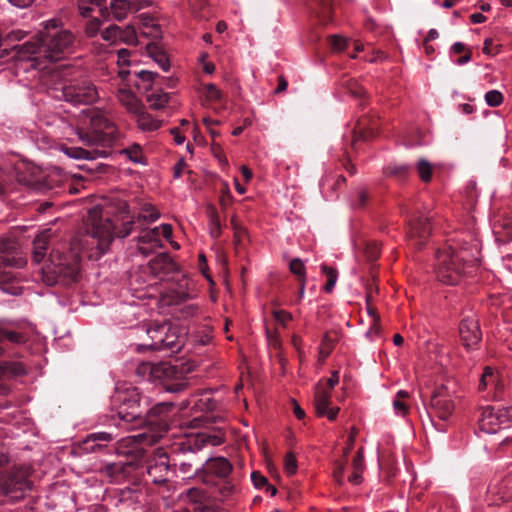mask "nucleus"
<instances>
[{
  "label": "nucleus",
  "instance_id": "1",
  "mask_svg": "<svg viewBox=\"0 0 512 512\" xmlns=\"http://www.w3.org/2000/svg\"><path fill=\"white\" fill-rule=\"evenodd\" d=\"M136 387L117 389L112 396V406L120 420L131 424V428L145 431L134 436L146 444L156 443L169 429L174 415V404L161 402L148 408V403Z\"/></svg>",
  "mask_w": 512,
  "mask_h": 512
},
{
  "label": "nucleus",
  "instance_id": "2",
  "mask_svg": "<svg viewBox=\"0 0 512 512\" xmlns=\"http://www.w3.org/2000/svg\"><path fill=\"white\" fill-rule=\"evenodd\" d=\"M78 41L76 36L62 28L59 20L52 19L45 23L33 40L18 46L22 56H35V59L58 61L72 54Z\"/></svg>",
  "mask_w": 512,
  "mask_h": 512
},
{
  "label": "nucleus",
  "instance_id": "3",
  "mask_svg": "<svg viewBox=\"0 0 512 512\" xmlns=\"http://www.w3.org/2000/svg\"><path fill=\"white\" fill-rule=\"evenodd\" d=\"M77 134L83 143L95 145L102 149L87 150L81 147H65L63 149L65 154L74 159L105 158L110 154L109 148L112 147L118 137L115 125L99 112L93 113L89 118V126L78 128Z\"/></svg>",
  "mask_w": 512,
  "mask_h": 512
},
{
  "label": "nucleus",
  "instance_id": "4",
  "mask_svg": "<svg viewBox=\"0 0 512 512\" xmlns=\"http://www.w3.org/2000/svg\"><path fill=\"white\" fill-rule=\"evenodd\" d=\"M86 245H91L88 236L85 239L75 237L70 243L69 251L53 249L41 268L43 282L50 286L75 283L80 276L81 252Z\"/></svg>",
  "mask_w": 512,
  "mask_h": 512
},
{
  "label": "nucleus",
  "instance_id": "5",
  "mask_svg": "<svg viewBox=\"0 0 512 512\" xmlns=\"http://www.w3.org/2000/svg\"><path fill=\"white\" fill-rule=\"evenodd\" d=\"M476 262L477 258L468 247L446 246L436 253V276L444 284L456 285L472 272Z\"/></svg>",
  "mask_w": 512,
  "mask_h": 512
},
{
  "label": "nucleus",
  "instance_id": "6",
  "mask_svg": "<svg viewBox=\"0 0 512 512\" xmlns=\"http://www.w3.org/2000/svg\"><path fill=\"white\" fill-rule=\"evenodd\" d=\"M195 473L203 483L217 487L223 498H228L239 490L233 466L225 457L219 456L206 460L201 464L200 470H196Z\"/></svg>",
  "mask_w": 512,
  "mask_h": 512
},
{
  "label": "nucleus",
  "instance_id": "7",
  "mask_svg": "<svg viewBox=\"0 0 512 512\" xmlns=\"http://www.w3.org/2000/svg\"><path fill=\"white\" fill-rule=\"evenodd\" d=\"M26 260L21 256L17 241L9 238H0V289L11 295L22 292L20 274L12 268H21Z\"/></svg>",
  "mask_w": 512,
  "mask_h": 512
},
{
  "label": "nucleus",
  "instance_id": "8",
  "mask_svg": "<svg viewBox=\"0 0 512 512\" xmlns=\"http://www.w3.org/2000/svg\"><path fill=\"white\" fill-rule=\"evenodd\" d=\"M88 225L86 228L87 235L91 239V246L96 247L98 255L104 254L109 248L114 236L127 237L132 229V222L128 221L123 224V228L116 231V226L108 218L98 215L96 210H91L88 217Z\"/></svg>",
  "mask_w": 512,
  "mask_h": 512
},
{
  "label": "nucleus",
  "instance_id": "9",
  "mask_svg": "<svg viewBox=\"0 0 512 512\" xmlns=\"http://www.w3.org/2000/svg\"><path fill=\"white\" fill-rule=\"evenodd\" d=\"M197 441L195 438L184 436L168 447L167 452L173 472L178 468L183 476H195L197 478L195 471L200 470V467H197L199 464L196 456L199 451V442Z\"/></svg>",
  "mask_w": 512,
  "mask_h": 512
},
{
  "label": "nucleus",
  "instance_id": "10",
  "mask_svg": "<svg viewBox=\"0 0 512 512\" xmlns=\"http://www.w3.org/2000/svg\"><path fill=\"white\" fill-rule=\"evenodd\" d=\"M154 381H158L163 389L170 393H178L188 386L186 370L183 366L161 362L155 365Z\"/></svg>",
  "mask_w": 512,
  "mask_h": 512
},
{
  "label": "nucleus",
  "instance_id": "11",
  "mask_svg": "<svg viewBox=\"0 0 512 512\" xmlns=\"http://www.w3.org/2000/svg\"><path fill=\"white\" fill-rule=\"evenodd\" d=\"M339 382V372L333 371L330 378L321 380L315 388L314 406L318 416H327L329 420H335L339 408H329L331 403V391Z\"/></svg>",
  "mask_w": 512,
  "mask_h": 512
},
{
  "label": "nucleus",
  "instance_id": "12",
  "mask_svg": "<svg viewBox=\"0 0 512 512\" xmlns=\"http://www.w3.org/2000/svg\"><path fill=\"white\" fill-rule=\"evenodd\" d=\"M54 90H59L61 95H56L57 98H63L65 101L72 104H85L89 105L98 99V92L96 87L88 80H80L64 84L61 88L55 87Z\"/></svg>",
  "mask_w": 512,
  "mask_h": 512
},
{
  "label": "nucleus",
  "instance_id": "13",
  "mask_svg": "<svg viewBox=\"0 0 512 512\" xmlns=\"http://www.w3.org/2000/svg\"><path fill=\"white\" fill-rule=\"evenodd\" d=\"M405 213L409 217V230L407 233L408 240L411 245L417 249H420L425 245L431 233V217L423 212H420L418 208L413 210L406 209Z\"/></svg>",
  "mask_w": 512,
  "mask_h": 512
},
{
  "label": "nucleus",
  "instance_id": "14",
  "mask_svg": "<svg viewBox=\"0 0 512 512\" xmlns=\"http://www.w3.org/2000/svg\"><path fill=\"white\" fill-rule=\"evenodd\" d=\"M511 422L512 406L499 409L487 406L482 409L478 426L482 432L494 434L501 429L508 428Z\"/></svg>",
  "mask_w": 512,
  "mask_h": 512
},
{
  "label": "nucleus",
  "instance_id": "15",
  "mask_svg": "<svg viewBox=\"0 0 512 512\" xmlns=\"http://www.w3.org/2000/svg\"><path fill=\"white\" fill-rule=\"evenodd\" d=\"M148 478L157 485L167 483L169 475L173 473L167 449L159 447L148 460L146 466Z\"/></svg>",
  "mask_w": 512,
  "mask_h": 512
},
{
  "label": "nucleus",
  "instance_id": "16",
  "mask_svg": "<svg viewBox=\"0 0 512 512\" xmlns=\"http://www.w3.org/2000/svg\"><path fill=\"white\" fill-rule=\"evenodd\" d=\"M29 475L30 470L28 467L15 466L0 475V489L5 495L24 492L31 487Z\"/></svg>",
  "mask_w": 512,
  "mask_h": 512
},
{
  "label": "nucleus",
  "instance_id": "17",
  "mask_svg": "<svg viewBox=\"0 0 512 512\" xmlns=\"http://www.w3.org/2000/svg\"><path fill=\"white\" fill-rule=\"evenodd\" d=\"M455 406L451 395L445 386L438 387L430 399V416L435 415L440 420H447L452 414Z\"/></svg>",
  "mask_w": 512,
  "mask_h": 512
},
{
  "label": "nucleus",
  "instance_id": "18",
  "mask_svg": "<svg viewBox=\"0 0 512 512\" xmlns=\"http://www.w3.org/2000/svg\"><path fill=\"white\" fill-rule=\"evenodd\" d=\"M459 334L463 346L469 351L476 349L482 340L479 321L474 316H465L459 324Z\"/></svg>",
  "mask_w": 512,
  "mask_h": 512
},
{
  "label": "nucleus",
  "instance_id": "19",
  "mask_svg": "<svg viewBox=\"0 0 512 512\" xmlns=\"http://www.w3.org/2000/svg\"><path fill=\"white\" fill-rule=\"evenodd\" d=\"M27 173L21 170L17 172V180L19 183L32 187L41 192L53 189V179L51 176L46 178L40 177V171L34 166H26Z\"/></svg>",
  "mask_w": 512,
  "mask_h": 512
},
{
  "label": "nucleus",
  "instance_id": "20",
  "mask_svg": "<svg viewBox=\"0 0 512 512\" xmlns=\"http://www.w3.org/2000/svg\"><path fill=\"white\" fill-rule=\"evenodd\" d=\"M157 76V73L141 70V71H130V70H120L119 77L124 82L123 86H135L138 90L141 89L140 81L143 83H147L143 88L148 90L151 87V84L154 78Z\"/></svg>",
  "mask_w": 512,
  "mask_h": 512
},
{
  "label": "nucleus",
  "instance_id": "21",
  "mask_svg": "<svg viewBox=\"0 0 512 512\" xmlns=\"http://www.w3.org/2000/svg\"><path fill=\"white\" fill-rule=\"evenodd\" d=\"M151 273L160 279L178 271V265L169 257L167 253H162L149 261Z\"/></svg>",
  "mask_w": 512,
  "mask_h": 512
},
{
  "label": "nucleus",
  "instance_id": "22",
  "mask_svg": "<svg viewBox=\"0 0 512 512\" xmlns=\"http://www.w3.org/2000/svg\"><path fill=\"white\" fill-rule=\"evenodd\" d=\"M368 122L369 119L366 116L361 117L357 121L355 128L349 136V145L351 150L356 151L358 149V144L361 141H366L376 134L375 127L373 125L369 126Z\"/></svg>",
  "mask_w": 512,
  "mask_h": 512
},
{
  "label": "nucleus",
  "instance_id": "23",
  "mask_svg": "<svg viewBox=\"0 0 512 512\" xmlns=\"http://www.w3.org/2000/svg\"><path fill=\"white\" fill-rule=\"evenodd\" d=\"M187 498L191 504L189 512H217L207 495L198 488L189 489Z\"/></svg>",
  "mask_w": 512,
  "mask_h": 512
},
{
  "label": "nucleus",
  "instance_id": "24",
  "mask_svg": "<svg viewBox=\"0 0 512 512\" xmlns=\"http://www.w3.org/2000/svg\"><path fill=\"white\" fill-rule=\"evenodd\" d=\"M149 347L154 351L178 352L182 347V343L177 334V329L171 327V330L164 337H159L156 344H149Z\"/></svg>",
  "mask_w": 512,
  "mask_h": 512
},
{
  "label": "nucleus",
  "instance_id": "25",
  "mask_svg": "<svg viewBox=\"0 0 512 512\" xmlns=\"http://www.w3.org/2000/svg\"><path fill=\"white\" fill-rule=\"evenodd\" d=\"M100 12L105 19L111 14L114 20L121 22L131 12V6L128 0H111L109 8L105 6L100 9Z\"/></svg>",
  "mask_w": 512,
  "mask_h": 512
},
{
  "label": "nucleus",
  "instance_id": "26",
  "mask_svg": "<svg viewBox=\"0 0 512 512\" xmlns=\"http://www.w3.org/2000/svg\"><path fill=\"white\" fill-rule=\"evenodd\" d=\"M114 439L111 433L107 432H95L89 434L81 444V449L86 453H93L103 449L106 443L111 442Z\"/></svg>",
  "mask_w": 512,
  "mask_h": 512
},
{
  "label": "nucleus",
  "instance_id": "27",
  "mask_svg": "<svg viewBox=\"0 0 512 512\" xmlns=\"http://www.w3.org/2000/svg\"><path fill=\"white\" fill-rule=\"evenodd\" d=\"M139 243V250L144 255H149L155 248L162 247V241L160 239V228L155 227L146 231L139 237Z\"/></svg>",
  "mask_w": 512,
  "mask_h": 512
},
{
  "label": "nucleus",
  "instance_id": "28",
  "mask_svg": "<svg viewBox=\"0 0 512 512\" xmlns=\"http://www.w3.org/2000/svg\"><path fill=\"white\" fill-rule=\"evenodd\" d=\"M117 98L120 103L131 113L139 112L143 104L130 90V86H123L118 89Z\"/></svg>",
  "mask_w": 512,
  "mask_h": 512
},
{
  "label": "nucleus",
  "instance_id": "29",
  "mask_svg": "<svg viewBox=\"0 0 512 512\" xmlns=\"http://www.w3.org/2000/svg\"><path fill=\"white\" fill-rule=\"evenodd\" d=\"M49 248V234L44 232L37 236L33 241L32 257L33 261L37 264L41 263L45 256L46 251Z\"/></svg>",
  "mask_w": 512,
  "mask_h": 512
},
{
  "label": "nucleus",
  "instance_id": "30",
  "mask_svg": "<svg viewBox=\"0 0 512 512\" xmlns=\"http://www.w3.org/2000/svg\"><path fill=\"white\" fill-rule=\"evenodd\" d=\"M186 438H195L199 440V451L207 444L212 446H218L221 445L224 442L225 434L221 431H218L217 433H207V432H201L191 435H186Z\"/></svg>",
  "mask_w": 512,
  "mask_h": 512
},
{
  "label": "nucleus",
  "instance_id": "31",
  "mask_svg": "<svg viewBox=\"0 0 512 512\" xmlns=\"http://www.w3.org/2000/svg\"><path fill=\"white\" fill-rule=\"evenodd\" d=\"M317 6L316 16L321 25L326 26L333 21L331 0H313Z\"/></svg>",
  "mask_w": 512,
  "mask_h": 512
},
{
  "label": "nucleus",
  "instance_id": "32",
  "mask_svg": "<svg viewBox=\"0 0 512 512\" xmlns=\"http://www.w3.org/2000/svg\"><path fill=\"white\" fill-rule=\"evenodd\" d=\"M137 125L142 131H155L161 126V121L154 119L145 111L144 106L139 112L135 113Z\"/></svg>",
  "mask_w": 512,
  "mask_h": 512
},
{
  "label": "nucleus",
  "instance_id": "33",
  "mask_svg": "<svg viewBox=\"0 0 512 512\" xmlns=\"http://www.w3.org/2000/svg\"><path fill=\"white\" fill-rule=\"evenodd\" d=\"M147 51L150 57L163 69V71L169 70L170 61L168 56L157 44H148Z\"/></svg>",
  "mask_w": 512,
  "mask_h": 512
},
{
  "label": "nucleus",
  "instance_id": "34",
  "mask_svg": "<svg viewBox=\"0 0 512 512\" xmlns=\"http://www.w3.org/2000/svg\"><path fill=\"white\" fill-rule=\"evenodd\" d=\"M289 269L292 274L297 276V279L300 282V296H302L304 294L306 281V272L303 261L300 258L292 259L289 263Z\"/></svg>",
  "mask_w": 512,
  "mask_h": 512
},
{
  "label": "nucleus",
  "instance_id": "35",
  "mask_svg": "<svg viewBox=\"0 0 512 512\" xmlns=\"http://www.w3.org/2000/svg\"><path fill=\"white\" fill-rule=\"evenodd\" d=\"M169 98H170L169 93L159 91V92H152L151 94H148L146 97V100L149 103L151 108L159 110L166 106V104L169 101Z\"/></svg>",
  "mask_w": 512,
  "mask_h": 512
},
{
  "label": "nucleus",
  "instance_id": "36",
  "mask_svg": "<svg viewBox=\"0 0 512 512\" xmlns=\"http://www.w3.org/2000/svg\"><path fill=\"white\" fill-rule=\"evenodd\" d=\"M497 381H500V373L487 366L484 368L483 374L481 376L479 382V390H485L489 385L494 386Z\"/></svg>",
  "mask_w": 512,
  "mask_h": 512
},
{
  "label": "nucleus",
  "instance_id": "37",
  "mask_svg": "<svg viewBox=\"0 0 512 512\" xmlns=\"http://www.w3.org/2000/svg\"><path fill=\"white\" fill-rule=\"evenodd\" d=\"M4 340H8L9 342L20 344L26 341V336L23 333L17 331H10L0 328V356L2 355L4 349L2 347V342Z\"/></svg>",
  "mask_w": 512,
  "mask_h": 512
},
{
  "label": "nucleus",
  "instance_id": "38",
  "mask_svg": "<svg viewBox=\"0 0 512 512\" xmlns=\"http://www.w3.org/2000/svg\"><path fill=\"white\" fill-rule=\"evenodd\" d=\"M510 499V495L506 492L501 491L500 489L496 490L495 487L489 489V494L487 496V504L490 507L500 506L502 503L508 502Z\"/></svg>",
  "mask_w": 512,
  "mask_h": 512
},
{
  "label": "nucleus",
  "instance_id": "39",
  "mask_svg": "<svg viewBox=\"0 0 512 512\" xmlns=\"http://www.w3.org/2000/svg\"><path fill=\"white\" fill-rule=\"evenodd\" d=\"M416 171L423 182H430L433 175V166L426 159H419L416 163Z\"/></svg>",
  "mask_w": 512,
  "mask_h": 512
},
{
  "label": "nucleus",
  "instance_id": "40",
  "mask_svg": "<svg viewBox=\"0 0 512 512\" xmlns=\"http://www.w3.org/2000/svg\"><path fill=\"white\" fill-rule=\"evenodd\" d=\"M409 397V393L404 390H400L397 392L395 399L393 400V408L398 415L405 416L409 407L405 402V399Z\"/></svg>",
  "mask_w": 512,
  "mask_h": 512
},
{
  "label": "nucleus",
  "instance_id": "41",
  "mask_svg": "<svg viewBox=\"0 0 512 512\" xmlns=\"http://www.w3.org/2000/svg\"><path fill=\"white\" fill-rule=\"evenodd\" d=\"M171 330V325L167 323L163 324H157L155 326H151L147 330V334L149 338L151 339V344H156L157 340H159V337H164L167 332Z\"/></svg>",
  "mask_w": 512,
  "mask_h": 512
},
{
  "label": "nucleus",
  "instance_id": "42",
  "mask_svg": "<svg viewBox=\"0 0 512 512\" xmlns=\"http://www.w3.org/2000/svg\"><path fill=\"white\" fill-rule=\"evenodd\" d=\"M451 51L455 54H460L462 52H465L463 56L457 59L458 65H464L468 63L472 58V52L471 50L467 49L466 46L462 42H456L452 45Z\"/></svg>",
  "mask_w": 512,
  "mask_h": 512
},
{
  "label": "nucleus",
  "instance_id": "43",
  "mask_svg": "<svg viewBox=\"0 0 512 512\" xmlns=\"http://www.w3.org/2000/svg\"><path fill=\"white\" fill-rule=\"evenodd\" d=\"M119 40L129 45H137V33L132 25H128L125 28H121V33H119Z\"/></svg>",
  "mask_w": 512,
  "mask_h": 512
},
{
  "label": "nucleus",
  "instance_id": "44",
  "mask_svg": "<svg viewBox=\"0 0 512 512\" xmlns=\"http://www.w3.org/2000/svg\"><path fill=\"white\" fill-rule=\"evenodd\" d=\"M123 153L134 163H144V155L142 147L138 144H133L123 150Z\"/></svg>",
  "mask_w": 512,
  "mask_h": 512
},
{
  "label": "nucleus",
  "instance_id": "45",
  "mask_svg": "<svg viewBox=\"0 0 512 512\" xmlns=\"http://www.w3.org/2000/svg\"><path fill=\"white\" fill-rule=\"evenodd\" d=\"M321 269H322V272L327 277V282L324 286V290H325V292L330 293L333 290L335 283L337 281V271L325 264L322 265Z\"/></svg>",
  "mask_w": 512,
  "mask_h": 512
},
{
  "label": "nucleus",
  "instance_id": "46",
  "mask_svg": "<svg viewBox=\"0 0 512 512\" xmlns=\"http://www.w3.org/2000/svg\"><path fill=\"white\" fill-rule=\"evenodd\" d=\"M119 33H121V27L112 24L101 32V37L105 41L114 43L119 40Z\"/></svg>",
  "mask_w": 512,
  "mask_h": 512
},
{
  "label": "nucleus",
  "instance_id": "47",
  "mask_svg": "<svg viewBox=\"0 0 512 512\" xmlns=\"http://www.w3.org/2000/svg\"><path fill=\"white\" fill-rule=\"evenodd\" d=\"M210 223H211V231L210 234L213 238H218L221 234V224L218 213L214 207L210 208Z\"/></svg>",
  "mask_w": 512,
  "mask_h": 512
},
{
  "label": "nucleus",
  "instance_id": "48",
  "mask_svg": "<svg viewBox=\"0 0 512 512\" xmlns=\"http://www.w3.org/2000/svg\"><path fill=\"white\" fill-rule=\"evenodd\" d=\"M345 87L347 91L356 98L363 99L366 94L365 89L356 80H347L345 82Z\"/></svg>",
  "mask_w": 512,
  "mask_h": 512
},
{
  "label": "nucleus",
  "instance_id": "49",
  "mask_svg": "<svg viewBox=\"0 0 512 512\" xmlns=\"http://www.w3.org/2000/svg\"><path fill=\"white\" fill-rule=\"evenodd\" d=\"M158 218V211L151 205L144 206L141 213L139 214V220H143L146 223L154 222Z\"/></svg>",
  "mask_w": 512,
  "mask_h": 512
},
{
  "label": "nucleus",
  "instance_id": "50",
  "mask_svg": "<svg viewBox=\"0 0 512 512\" xmlns=\"http://www.w3.org/2000/svg\"><path fill=\"white\" fill-rule=\"evenodd\" d=\"M204 94L208 101L220 102L222 100V92L214 84L204 85Z\"/></svg>",
  "mask_w": 512,
  "mask_h": 512
},
{
  "label": "nucleus",
  "instance_id": "51",
  "mask_svg": "<svg viewBox=\"0 0 512 512\" xmlns=\"http://www.w3.org/2000/svg\"><path fill=\"white\" fill-rule=\"evenodd\" d=\"M485 101L491 107H497L503 102V95L498 90H490L485 94Z\"/></svg>",
  "mask_w": 512,
  "mask_h": 512
},
{
  "label": "nucleus",
  "instance_id": "52",
  "mask_svg": "<svg viewBox=\"0 0 512 512\" xmlns=\"http://www.w3.org/2000/svg\"><path fill=\"white\" fill-rule=\"evenodd\" d=\"M101 27V21L98 18H92L86 22L85 33L88 37H94L98 34Z\"/></svg>",
  "mask_w": 512,
  "mask_h": 512
},
{
  "label": "nucleus",
  "instance_id": "53",
  "mask_svg": "<svg viewBox=\"0 0 512 512\" xmlns=\"http://www.w3.org/2000/svg\"><path fill=\"white\" fill-rule=\"evenodd\" d=\"M328 42L332 50L340 52L343 51L347 45L346 39L338 35H332L328 37Z\"/></svg>",
  "mask_w": 512,
  "mask_h": 512
},
{
  "label": "nucleus",
  "instance_id": "54",
  "mask_svg": "<svg viewBox=\"0 0 512 512\" xmlns=\"http://www.w3.org/2000/svg\"><path fill=\"white\" fill-rule=\"evenodd\" d=\"M411 168L407 165H397L389 168V174L403 180L409 174Z\"/></svg>",
  "mask_w": 512,
  "mask_h": 512
},
{
  "label": "nucleus",
  "instance_id": "55",
  "mask_svg": "<svg viewBox=\"0 0 512 512\" xmlns=\"http://www.w3.org/2000/svg\"><path fill=\"white\" fill-rule=\"evenodd\" d=\"M365 253L370 261H375L380 256V248L377 243H368Z\"/></svg>",
  "mask_w": 512,
  "mask_h": 512
},
{
  "label": "nucleus",
  "instance_id": "56",
  "mask_svg": "<svg viewBox=\"0 0 512 512\" xmlns=\"http://www.w3.org/2000/svg\"><path fill=\"white\" fill-rule=\"evenodd\" d=\"M297 470V461L293 454L289 453L285 457V471L288 475L295 474Z\"/></svg>",
  "mask_w": 512,
  "mask_h": 512
},
{
  "label": "nucleus",
  "instance_id": "57",
  "mask_svg": "<svg viewBox=\"0 0 512 512\" xmlns=\"http://www.w3.org/2000/svg\"><path fill=\"white\" fill-rule=\"evenodd\" d=\"M156 364H151L147 362H143L138 365L137 367V373L139 375L145 376L146 374L149 375V377L154 380V369Z\"/></svg>",
  "mask_w": 512,
  "mask_h": 512
},
{
  "label": "nucleus",
  "instance_id": "58",
  "mask_svg": "<svg viewBox=\"0 0 512 512\" xmlns=\"http://www.w3.org/2000/svg\"><path fill=\"white\" fill-rule=\"evenodd\" d=\"M141 33L147 37H152L155 39L161 38L162 36L161 26L158 23H152L150 28L142 30Z\"/></svg>",
  "mask_w": 512,
  "mask_h": 512
},
{
  "label": "nucleus",
  "instance_id": "59",
  "mask_svg": "<svg viewBox=\"0 0 512 512\" xmlns=\"http://www.w3.org/2000/svg\"><path fill=\"white\" fill-rule=\"evenodd\" d=\"M131 6V12H138L144 8L150 7L153 4L152 0H128Z\"/></svg>",
  "mask_w": 512,
  "mask_h": 512
},
{
  "label": "nucleus",
  "instance_id": "60",
  "mask_svg": "<svg viewBox=\"0 0 512 512\" xmlns=\"http://www.w3.org/2000/svg\"><path fill=\"white\" fill-rule=\"evenodd\" d=\"M332 348H333V340L331 339V337L328 334H325L322 339L320 353L324 357H327L330 354Z\"/></svg>",
  "mask_w": 512,
  "mask_h": 512
},
{
  "label": "nucleus",
  "instance_id": "61",
  "mask_svg": "<svg viewBox=\"0 0 512 512\" xmlns=\"http://www.w3.org/2000/svg\"><path fill=\"white\" fill-rule=\"evenodd\" d=\"M273 316L275 320L281 323L282 325H286L292 319L291 313L285 310H274Z\"/></svg>",
  "mask_w": 512,
  "mask_h": 512
},
{
  "label": "nucleus",
  "instance_id": "62",
  "mask_svg": "<svg viewBox=\"0 0 512 512\" xmlns=\"http://www.w3.org/2000/svg\"><path fill=\"white\" fill-rule=\"evenodd\" d=\"M251 480H252L254 486L257 488H262V487L268 485V479L258 471L252 472Z\"/></svg>",
  "mask_w": 512,
  "mask_h": 512
},
{
  "label": "nucleus",
  "instance_id": "63",
  "mask_svg": "<svg viewBox=\"0 0 512 512\" xmlns=\"http://www.w3.org/2000/svg\"><path fill=\"white\" fill-rule=\"evenodd\" d=\"M352 466H353V469L356 471H363V469H364L363 448H360L358 450L356 456L353 458Z\"/></svg>",
  "mask_w": 512,
  "mask_h": 512
},
{
  "label": "nucleus",
  "instance_id": "64",
  "mask_svg": "<svg viewBox=\"0 0 512 512\" xmlns=\"http://www.w3.org/2000/svg\"><path fill=\"white\" fill-rule=\"evenodd\" d=\"M482 51L484 54L492 56L498 53L499 49L497 47H493V40L491 38H486L484 40Z\"/></svg>",
  "mask_w": 512,
  "mask_h": 512
}]
</instances>
